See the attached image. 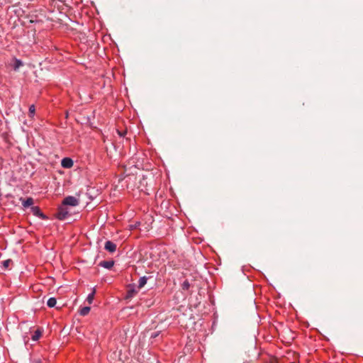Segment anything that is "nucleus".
Here are the masks:
<instances>
[{
	"label": "nucleus",
	"instance_id": "f257e3e1",
	"mask_svg": "<svg viewBox=\"0 0 363 363\" xmlns=\"http://www.w3.org/2000/svg\"><path fill=\"white\" fill-rule=\"evenodd\" d=\"M79 204V200L72 196L65 197L62 201L63 206H77Z\"/></svg>",
	"mask_w": 363,
	"mask_h": 363
},
{
	"label": "nucleus",
	"instance_id": "2eb2a0df",
	"mask_svg": "<svg viewBox=\"0 0 363 363\" xmlns=\"http://www.w3.org/2000/svg\"><path fill=\"white\" fill-rule=\"evenodd\" d=\"M11 262L12 261L11 259H6L2 262V264L5 269H7L10 266Z\"/></svg>",
	"mask_w": 363,
	"mask_h": 363
},
{
	"label": "nucleus",
	"instance_id": "7ed1b4c3",
	"mask_svg": "<svg viewBox=\"0 0 363 363\" xmlns=\"http://www.w3.org/2000/svg\"><path fill=\"white\" fill-rule=\"evenodd\" d=\"M104 248L108 252L113 253L116 250V245L113 242L108 240L105 242Z\"/></svg>",
	"mask_w": 363,
	"mask_h": 363
},
{
	"label": "nucleus",
	"instance_id": "ddd939ff",
	"mask_svg": "<svg viewBox=\"0 0 363 363\" xmlns=\"http://www.w3.org/2000/svg\"><path fill=\"white\" fill-rule=\"evenodd\" d=\"M41 336V333L39 330H36L34 335L32 336V340L34 341H37L40 337Z\"/></svg>",
	"mask_w": 363,
	"mask_h": 363
},
{
	"label": "nucleus",
	"instance_id": "4468645a",
	"mask_svg": "<svg viewBox=\"0 0 363 363\" xmlns=\"http://www.w3.org/2000/svg\"><path fill=\"white\" fill-rule=\"evenodd\" d=\"M35 107L34 105H31L29 107V116H30V117H33V116L35 115Z\"/></svg>",
	"mask_w": 363,
	"mask_h": 363
},
{
	"label": "nucleus",
	"instance_id": "6e6552de",
	"mask_svg": "<svg viewBox=\"0 0 363 363\" xmlns=\"http://www.w3.org/2000/svg\"><path fill=\"white\" fill-rule=\"evenodd\" d=\"M95 294H96V289L95 288H93L92 289V291L91 294H89L86 298V301L89 304H91L94 299V296H95Z\"/></svg>",
	"mask_w": 363,
	"mask_h": 363
},
{
	"label": "nucleus",
	"instance_id": "0eeeda50",
	"mask_svg": "<svg viewBox=\"0 0 363 363\" xmlns=\"http://www.w3.org/2000/svg\"><path fill=\"white\" fill-rule=\"evenodd\" d=\"M114 262L113 261H103L100 263V265L106 269H111L113 266Z\"/></svg>",
	"mask_w": 363,
	"mask_h": 363
},
{
	"label": "nucleus",
	"instance_id": "20e7f679",
	"mask_svg": "<svg viewBox=\"0 0 363 363\" xmlns=\"http://www.w3.org/2000/svg\"><path fill=\"white\" fill-rule=\"evenodd\" d=\"M73 164V160L69 157H65L61 161V165L64 168H71Z\"/></svg>",
	"mask_w": 363,
	"mask_h": 363
},
{
	"label": "nucleus",
	"instance_id": "423d86ee",
	"mask_svg": "<svg viewBox=\"0 0 363 363\" xmlns=\"http://www.w3.org/2000/svg\"><path fill=\"white\" fill-rule=\"evenodd\" d=\"M13 68L15 71L18 70L23 65V62L21 60H18L16 57L13 59Z\"/></svg>",
	"mask_w": 363,
	"mask_h": 363
},
{
	"label": "nucleus",
	"instance_id": "9b49d317",
	"mask_svg": "<svg viewBox=\"0 0 363 363\" xmlns=\"http://www.w3.org/2000/svg\"><path fill=\"white\" fill-rule=\"evenodd\" d=\"M147 278L145 277H140L138 281V288H143L147 283Z\"/></svg>",
	"mask_w": 363,
	"mask_h": 363
},
{
	"label": "nucleus",
	"instance_id": "1a4fd4ad",
	"mask_svg": "<svg viewBox=\"0 0 363 363\" xmlns=\"http://www.w3.org/2000/svg\"><path fill=\"white\" fill-rule=\"evenodd\" d=\"M34 201L32 198H27L26 200L23 201V206L24 208H28L29 206H31L33 204Z\"/></svg>",
	"mask_w": 363,
	"mask_h": 363
},
{
	"label": "nucleus",
	"instance_id": "f03ea898",
	"mask_svg": "<svg viewBox=\"0 0 363 363\" xmlns=\"http://www.w3.org/2000/svg\"><path fill=\"white\" fill-rule=\"evenodd\" d=\"M68 214L69 212L65 206L62 205V206L59 207L57 211V218L60 220H65L67 217Z\"/></svg>",
	"mask_w": 363,
	"mask_h": 363
},
{
	"label": "nucleus",
	"instance_id": "f8f14e48",
	"mask_svg": "<svg viewBox=\"0 0 363 363\" xmlns=\"http://www.w3.org/2000/svg\"><path fill=\"white\" fill-rule=\"evenodd\" d=\"M57 301L55 298L51 297L47 301V305L50 308H52L56 305Z\"/></svg>",
	"mask_w": 363,
	"mask_h": 363
},
{
	"label": "nucleus",
	"instance_id": "f3484780",
	"mask_svg": "<svg viewBox=\"0 0 363 363\" xmlns=\"http://www.w3.org/2000/svg\"><path fill=\"white\" fill-rule=\"evenodd\" d=\"M182 287H183V289H189V282H188L187 281H184V282L183 283Z\"/></svg>",
	"mask_w": 363,
	"mask_h": 363
},
{
	"label": "nucleus",
	"instance_id": "dca6fc26",
	"mask_svg": "<svg viewBox=\"0 0 363 363\" xmlns=\"http://www.w3.org/2000/svg\"><path fill=\"white\" fill-rule=\"evenodd\" d=\"M135 294H136V291L135 290L128 291V296L133 297Z\"/></svg>",
	"mask_w": 363,
	"mask_h": 363
},
{
	"label": "nucleus",
	"instance_id": "9d476101",
	"mask_svg": "<svg viewBox=\"0 0 363 363\" xmlns=\"http://www.w3.org/2000/svg\"><path fill=\"white\" fill-rule=\"evenodd\" d=\"M90 310L91 308L89 306H84L80 309L79 314L83 316L86 315L89 313Z\"/></svg>",
	"mask_w": 363,
	"mask_h": 363
},
{
	"label": "nucleus",
	"instance_id": "39448f33",
	"mask_svg": "<svg viewBox=\"0 0 363 363\" xmlns=\"http://www.w3.org/2000/svg\"><path fill=\"white\" fill-rule=\"evenodd\" d=\"M31 211L33 213V215H35L39 218H41L43 219H45L46 218L45 216V215L41 212L40 208L38 206H33L31 208Z\"/></svg>",
	"mask_w": 363,
	"mask_h": 363
}]
</instances>
